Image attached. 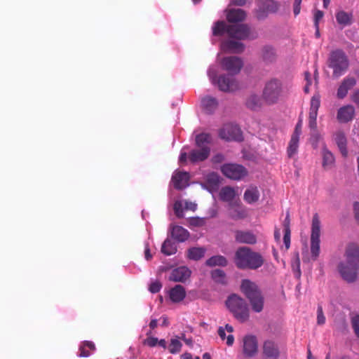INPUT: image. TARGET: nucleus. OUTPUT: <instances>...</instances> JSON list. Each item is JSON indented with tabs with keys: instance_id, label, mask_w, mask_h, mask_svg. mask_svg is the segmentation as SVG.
I'll return each mask as SVG.
<instances>
[{
	"instance_id": "obj_4",
	"label": "nucleus",
	"mask_w": 359,
	"mask_h": 359,
	"mask_svg": "<svg viewBox=\"0 0 359 359\" xmlns=\"http://www.w3.org/2000/svg\"><path fill=\"white\" fill-rule=\"evenodd\" d=\"M241 290L248 299L252 309L259 313L263 310L264 299L258 285L249 279H243L241 284Z\"/></svg>"
},
{
	"instance_id": "obj_53",
	"label": "nucleus",
	"mask_w": 359,
	"mask_h": 359,
	"mask_svg": "<svg viewBox=\"0 0 359 359\" xmlns=\"http://www.w3.org/2000/svg\"><path fill=\"white\" fill-rule=\"evenodd\" d=\"M323 15H324L323 12L320 10H317L315 11V13H314V25H315L316 28L318 29L319 21H320V20H321L323 18Z\"/></svg>"
},
{
	"instance_id": "obj_8",
	"label": "nucleus",
	"mask_w": 359,
	"mask_h": 359,
	"mask_svg": "<svg viewBox=\"0 0 359 359\" xmlns=\"http://www.w3.org/2000/svg\"><path fill=\"white\" fill-rule=\"evenodd\" d=\"M212 82L217 84L219 89L224 92H233L238 88L236 80L231 75H221L218 78L212 72H209Z\"/></svg>"
},
{
	"instance_id": "obj_41",
	"label": "nucleus",
	"mask_w": 359,
	"mask_h": 359,
	"mask_svg": "<svg viewBox=\"0 0 359 359\" xmlns=\"http://www.w3.org/2000/svg\"><path fill=\"white\" fill-rule=\"evenodd\" d=\"M320 106V96L319 94H315L311 99L309 114H318V109Z\"/></svg>"
},
{
	"instance_id": "obj_6",
	"label": "nucleus",
	"mask_w": 359,
	"mask_h": 359,
	"mask_svg": "<svg viewBox=\"0 0 359 359\" xmlns=\"http://www.w3.org/2000/svg\"><path fill=\"white\" fill-rule=\"evenodd\" d=\"M226 305L233 316L240 322L249 319V309L245 300L237 294H231L226 301Z\"/></svg>"
},
{
	"instance_id": "obj_63",
	"label": "nucleus",
	"mask_w": 359,
	"mask_h": 359,
	"mask_svg": "<svg viewBox=\"0 0 359 359\" xmlns=\"http://www.w3.org/2000/svg\"><path fill=\"white\" fill-rule=\"evenodd\" d=\"M144 257L147 260H150L152 258V255L151 254L149 246L148 243L145 244Z\"/></svg>"
},
{
	"instance_id": "obj_28",
	"label": "nucleus",
	"mask_w": 359,
	"mask_h": 359,
	"mask_svg": "<svg viewBox=\"0 0 359 359\" xmlns=\"http://www.w3.org/2000/svg\"><path fill=\"white\" fill-rule=\"evenodd\" d=\"M322 156H323V167L325 169L331 168L335 162V158L333 154L328 150L326 145H324L322 149Z\"/></svg>"
},
{
	"instance_id": "obj_10",
	"label": "nucleus",
	"mask_w": 359,
	"mask_h": 359,
	"mask_svg": "<svg viewBox=\"0 0 359 359\" xmlns=\"http://www.w3.org/2000/svg\"><path fill=\"white\" fill-rule=\"evenodd\" d=\"M219 137L227 141L241 142L243 140L241 128L235 124L227 123L219 130Z\"/></svg>"
},
{
	"instance_id": "obj_60",
	"label": "nucleus",
	"mask_w": 359,
	"mask_h": 359,
	"mask_svg": "<svg viewBox=\"0 0 359 359\" xmlns=\"http://www.w3.org/2000/svg\"><path fill=\"white\" fill-rule=\"evenodd\" d=\"M188 160H189V154H187L186 152L182 151L180 153V157H179L180 163L182 164H186Z\"/></svg>"
},
{
	"instance_id": "obj_18",
	"label": "nucleus",
	"mask_w": 359,
	"mask_h": 359,
	"mask_svg": "<svg viewBox=\"0 0 359 359\" xmlns=\"http://www.w3.org/2000/svg\"><path fill=\"white\" fill-rule=\"evenodd\" d=\"M333 139L341 155L344 157H346L348 156L347 140L344 133L341 130L335 132L333 134Z\"/></svg>"
},
{
	"instance_id": "obj_57",
	"label": "nucleus",
	"mask_w": 359,
	"mask_h": 359,
	"mask_svg": "<svg viewBox=\"0 0 359 359\" xmlns=\"http://www.w3.org/2000/svg\"><path fill=\"white\" fill-rule=\"evenodd\" d=\"M302 0H294L293 4V12L294 16H297L299 14L301 11V4Z\"/></svg>"
},
{
	"instance_id": "obj_19",
	"label": "nucleus",
	"mask_w": 359,
	"mask_h": 359,
	"mask_svg": "<svg viewBox=\"0 0 359 359\" xmlns=\"http://www.w3.org/2000/svg\"><path fill=\"white\" fill-rule=\"evenodd\" d=\"M189 179V173L187 172H176L172 177V182L175 189L181 190L184 189L188 185Z\"/></svg>"
},
{
	"instance_id": "obj_54",
	"label": "nucleus",
	"mask_w": 359,
	"mask_h": 359,
	"mask_svg": "<svg viewBox=\"0 0 359 359\" xmlns=\"http://www.w3.org/2000/svg\"><path fill=\"white\" fill-rule=\"evenodd\" d=\"M290 231H284L283 242L287 250L290 246Z\"/></svg>"
},
{
	"instance_id": "obj_9",
	"label": "nucleus",
	"mask_w": 359,
	"mask_h": 359,
	"mask_svg": "<svg viewBox=\"0 0 359 359\" xmlns=\"http://www.w3.org/2000/svg\"><path fill=\"white\" fill-rule=\"evenodd\" d=\"M221 171L226 177L234 180H240L248 175V170L244 166L233 163L224 164Z\"/></svg>"
},
{
	"instance_id": "obj_42",
	"label": "nucleus",
	"mask_w": 359,
	"mask_h": 359,
	"mask_svg": "<svg viewBox=\"0 0 359 359\" xmlns=\"http://www.w3.org/2000/svg\"><path fill=\"white\" fill-rule=\"evenodd\" d=\"M299 137L292 136L290 141L289 142V145L287 147V154L289 157H292L294 156L297 151L299 147Z\"/></svg>"
},
{
	"instance_id": "obj_38",
	"label": "nucleus",
	"mask_w": 359,
	"mask_h": 359,
	"mask_svg": "<svg viewBox=\"0 0 359 359\" xmlns=\"http://www.w3.org/2000/svg\"><path fill=\"white\" fill-rule=\"evenodd\" d=\"M87 348L93 351L95 350V346L92 341H84L79 348V356L84 358L90 356V352Z\"/></svg>"
},
{
	"instance_id": "obj_59",
	"label": "nucleus",
	"mask_w": 359,
	"mask_h": 359,
	"mask_svg": "<svg viewBox=\"0 0 359 359\" xmlns=\"http://www.w3.org/2000/svg\"><path fill=\"white\" fill-rule=\"evenodd\" d=\"M284 231H290V213L287 212L286 217L283 223Z\"/></svg>"
},
{
	"instance_id": "obj_12",
	"label": "nucleus",
	"mask_w": 359,
	"mask_h": 359,
	"mask_svg": "<svg viewBox=\"0 0 359 359\" xmlns=\"http://www.w3.org/2000/svg\"><path fill=\"white\" fill-rule=\"evenodd\" d=\"M228 36L237 40H245L250 37V28L246 24L229 25Z\"/></svg>"
},
{
	"instance_id": "obj_7",
	"label": "nucleus",
	"mask_w": 359,
	"mask_h": 359,
	"mask_svg": "<svg viewBox=\"0 0 359 359\" xmlns=\"http://www.w3.org/2000/svg\"><path fill=\"white\" fill-rule=\"evenodd\" d=\"M320 221L317 213L312 218L311 234V253L313 260H316L320 254Z\"/></svg>"
},
{
	"instance_id": "obj_49",
	"label": "nucleus",
	"mask_w": 359,
	"mask_h": 359,
	"mask_svg": "<svg viewBox=\"0 0 359 359\" xmlns=\"http://www.w3.org/2000/svg\"><path fill=\"white\" fill-rule=\"evenodd\" d=\"M266 8L271 12H276L278 9V5L273 0H267L266 1Z\"/></svg>"
},
{
	"instance_id": "obj_20",
	"label": "nucleus",
	"mask_w": 359,
	"mask_h": 359,
	"mask_svg": "<svg viewBox=\"0 0 359 359\" xmlns=\"http://www.w3.org/2000/svg\"><path fill=\"white\" fill-rule=\"evenodd\" d=\"M236 241L239 243L255 244L257 242V238L255 234L248 231H236Z\"/></svg>"
},
{
	"instance_id": "obj_2",
	"label": "nucleus",
	"mask_w": 359,
	"mask_h": 359,
	"mask_svg": "<svg viewBox=\"0 0 359 359\" xmlns=\"http://www.w3.org/2000/svg\"><path fill=\"white\" fill-rule=\"evenodd\" d=\"M290 87L278 79L267 81L262 90V98L268 105L276 104L283 100L290 93Z\"/></svg>"
},
{
	"instance_id": "obj_3",
	"label": "nucleus",
	"mask_w": 359,
	"mask_h": 359,
	"mask_svg": "<svg viewBox=\"0 0 359 359\" xmlns=\"http://www.w3.org/2000/svg\"><path fill=\"white\" fill-rule=\"evenodd\" d=\"M233 262L239 269L256 270L263 265L264 260L259 253L250 248L240 247L235 252Z\"/></svg>"
},
{
	"instance_id": "obj_21",
	"label": "nucleus",
	"mask_w": 359,
	"mask_h": 359,
	"mask_svg": "<svg viewBox=\"0 0 359 359\" xmlns=\"http://www.w3.org/2000/svg\"><path fill=\"white\" fill-rule=\"evenodd\" d=\"M226 20L229 22L236 23L243 22L246 18V12L241 8H231L226 12Z\"/></svg>"
},
{
	"instance_id": "obj_34",
	"label": "nucleus",
	"mask_w": 359,
	"mask_h": 359,
	"mask_svg": "<svg viewBox=\"0 0 359 359\" xmlns=\"http://www.w3.org/2000/svg\"><path fill=\"white\" fill-rule=\"evenodd\" d=\"M245 104L250 109L255 111L262 107V100L259 95L252 94L248 97Z\"/></svg>"
},
{
	"instance_id": "obj_45",
	"label": "nucleus",
	"mask_w": 359,
	"mask_h": 359,
	"mask_svg": "<svg viewBox=\"0 0 359 359\" xmlns=\"http://www.w3.org/2000/svg\"><path fill=\"white\" fill-rule=\"evenodd\" d=\"M320 139L321 136L318 132V130H312L310 137V142L314 148H316L318 147V144Z\"/></svg>"
},
{
	"instance_id": "obj_50",
	"label": "nucleus",
	"mask_w": 359,
	"mask_h": 359,
	"mask_svg": "<svg viewBox=\"0 0 359 359\" xmlns=\"http://www.w3.org/2000/svg\"><path fill=\"white\" fill-rule=\"evenodd\" d=\"M143 344L149 347H154L158 344V338L154 337H149L146 339H144Z\"/></svg>"
},
{
	"instance_id": "obj_52",
	"label": "nucleus",
	"mask_w": 359,
	"mask_h": 359,
	"mask_svg": "<svg viewBox=\"0 0 359 359\" xmlns=\"http://www.w3.org/2000/svg\"><path fill=\"white\" fill-rule=\"evenodd\" d=\"M162 285L159 281H155L149 285V291L151 293H156L160 291Z\"/></svg>"
},
{
	"instance_id": "obj_44",
	"label": "nucleus",
	"mask_w": 359,
	"mask_h": 359,
	"mask_svg": "<svg viewBox=\"0 0 359 359\" xmlns=\"http://www.w3.org/2000/svg\"><path fill=\"white\" fill-rule=\"evenodd\" d=\"M182 344L177 339H171L170 343L168 346L169 352L172 354H175L181 351Z\"/></svg>"
},
{
	"instance_id": "obj_37",
	"label": "nucleus",
	"mask_w": 359,
	"mask_h": 359,
	"mask_svg": "<svg viewBox=\"0 0 359 359\" xmlns=\"http://www.w3.org/2000/svg\"><path fill=\"white\" fill-rule=\"evenodd\" d=\"M236 196L235 191L230 187H223L219 192L221 200L226 202L231 201Z\"/></svg>"
},
{
	"instance_id": "obj_14",
	"label": "nucleus",
	"mask_w": 359,
	"mask_h": 359,
	"mask_svg": "<svg viewBox=\"0 0 359 359\" xmlns=\"http://www.w3.org/2000/svg\"><path fill=\"white\" fill-rule=\"evenodd\" d=\"M262 355L264 359H278L280 351L277 344L273 340H266L262 345Z\"/></svg>"
},
{
	"instance_id": "obj_5",
	"label": "nucleus",
	"mask_w": 359,
	"mask_h": 359,
	"mask_svg": "<svg viewBox=\"0 0 359 359\" xmlns=\"http://www.w3.org/2000/svg\"><path fill=\"white\" fill-rule=\"evenodd\" d=\"M327 65L333 71L332 77L338 79L347 71L349 62L346 53L342 50L337 49L330 53Z\"/></svg>"
},
{
	"instance_id": "obj_61",
	"label": "nucleus",
	"mask_w": 359,
	"mask_h": 359,
	"mask_svg": "<svg viewBox=\"0 0 359 359\" xmlns=\"http://www.w3.org/2000/svg\"><path fill=\"white\" fill-rule=\"evenodd\" d=\"M353 212L355 218L359 224V202H355L353 203Z\"/></svg>"
},
{
	"instance_id": "obj_46",
	"label": "nucleus",
	"mask_w": 359,
	"mask_h": 359,
	"mask_svg": "<svg viewBox=\"0 0 359 359\" xmlns=\"http://www.w3.org/2000/svg\"><path fill=\"white\" fill-rule=\"evenodd\" d=\"M317 116L318 114H309V126L311 130H317Z\"/></svg>"
},
{
	"instance_id": "obj_24",
	"label": "nucleus",
	"mask_w": 359,
	"mask_h": 359,
	"mask_svg": "<svg viewBox=\"0 0 359 359\" xmlns=\"http://www.w3.org/2000/svg\"><path fill=\"white\" fill-rule=\"evenodd\" d=\"M170 300L174 303L182 302L186 297L184 287L181 285H177L169 291Z\"/></svg>"
},
{
	"instance_id": "obj_62",
	"label": "nucleus",
	"mask_w": 359,
	"mask_h": 359,
	"mask_svg": "<svg viewBox=\"0 0 359 359\" xmlns=\"http://www.w3.org/2000/svg\"><path fill=\"white\" fill-rule=\"evenodd\" d=\"M184 208L186 210H191L192 211H195L196 210L197 205L195 203L191 201H186Z\"/></svg>"
},
{
	"instance_id": "obj_55",
	"label": "nucleus",
	"mask_w": 359,
	"mask_h": 359,
	"mask_svg": "<svg viewBox=\"0 0 359 359\" xmlns=\"http://www.w3.org/2000/svg\"><path fill=\"white\" fill-rule=\"evenodd\" d=\"M292 268L297 269V276L299 277L301 275V271H300V260H299V257L298 252L296 253V257H295V260H294V263L292 264Z\"/></svg>"
},
{
	"instance_id": "obj_30",
	"label": "nucleus",
	"mask_w": 359,
	"mask_h": 359,
	"mask_svg": "<svg viewBox=\"0 0 359 359\" xmlns=\"http://www.w3.org/2000/svg\"><path fill=\"white\" fill-rule=\"evenodd\" d=\"M195 142L197 147H210L212 137L209 133H202L196 136Z\"/></svg>"
},
{
	"instance_id": "obj_26",
	"label": "nucleus",
	"mask_w": 359,
	"mask_h": 359,
	"mask_svg": "<svg viewBox=\"0 0 359 359\" xmlns=\"http://www.w3.org/2000/svg\"><path fill=\"white\" fill-rule=\"evenodd\" d=\"M219 184V177L215 172H210L205 176L204 187L210 191L216 190Z\"/></svg>"
},
{
	"instance_id": "obj_43",
	"label": "nucleus",
	"mask_w": 359,
	"mask_h": 359,
	"mask_svg": "<svg viewBox=\"0 0 359 359\" xmlns=\"http://www.w3.org/2000/svg\"><path fill=\"white\" fill-rule=\"evenodd\" d=\"M212 278L217 283L224 284L226 283V274L221 269H215L211 272Z\"/></svg>"
},
{
	"instance_id": "obj_47",
	"label": "nucleus",
	"mask_w": 359,
	"mask_h": 359,
	"mask_svg": "<svg viewBox=\"0 0 359 359\" xmlns=\"http://www.w3.org/2000/svg\"><path fill=\"white\" fill-rule=\"evenodd\" d=\"M325 323V317L324 316L322 306H319L317 309V323L318 325H324Z\"/></svg>"
},
{
	"instance_id": "obj_16",
	"label": "nucleus",
	"mask_w": 359,
	"mask_h": 359,
	"mask_svg": "<svg viewBox=\"0 0 359 359\" xmlns=\"http://www.w3.org/2000/svg\"><path fill=\"white\" fill-rule=\"evenodd\" d=\"M356 84V79L354 77L347 76L339 85L337 96L339 99H344L348 94L349 90L354 87Z\"/></svg>"
},
{
	"instance_id": "obj_27",
	"label": "nucleus",
	"mask_w": 359,
	"mask_h": 359,
	"mask_svg": "<svg viewBox=\"0 0 359 359\" xmlns=\"http://www.w3.org/2000/svg\"><path fill=\"white\" fill-rule=\"evenodd\" d=\"M244 200L249 204L258 201L259 198V191L255 186H250L247 189L243 196Z\"/></svg>"
},
{
	"instance_id": "obj_48",
	"label": "nucleus",
	"mask_w": 359,
	"mask_h": 359,
	"mask_svg": "<svg viewBox=\"0 0 359 359\" xmlns=\"http://www.w3.org/2000/svg\"><path fill=\"white\" fill-rule=\"evenodd\" d=\"M351 324L355 335L359 339V315L352 318Z\"/></svg>"
},
{
	"instance_id": "obj_56",
	"label": "nucleus",
	"mask_w": 359,
	"mask_h": 359,
	"mask_svg": "<svg viewBox=\"0 0 359 359\" xmlns=\"http://www.w3.org/2000/svg\"><path fill=\"white\" fill-rule=\"evenodd\" d=\"M224 161V156L222 154H217L214 155L211 159V161L214 164L221 163Z\"/></svg>"
},
{
	"instance_id": "obj_36",
	"label": "nucleus",
	"mask_w": 359,
	"mask_h": 359,
	"mask_svg": "<svg viewBox=\"0 0 359 359\" xmlns=\"http://www.w3.org/2000/svg\"><path fill=\"white\" fill-rule=\"evenodd\" d=\"M262 57L266 62H272L276 60V54L272 47L266 46L262 50Z\"/></svg>"
},
{
	"instance_id": "obj_51",
	"label": "nucleus",
	"mask_w": 359,
	"mask_h": 359,
	"mask_svg": "<svg viewBox=\"0 0 359 359\" xmlns=\"http://www.w3.org/2000/svg\"><path fill=\"white\" fill-rule=\"evenodd\" d=\"M174 210L175 212L178 217H182L183 216L182 211V205L181 202L176 201L174 204Z\"/></svg>"
},
{
	"instance_id": "obj_1",
	"label": "nucleus",
	"mask_w": 359,
	"mask_h": 359,
	"mask_svg": "<svg viewBox=\"0 0 359 359\" xmlns=\"http://www.w3.org/2000/svg\"><path fill=\"white\" fill-rule=\"evenodd\" d=\"M345 260L338 264V271L342 278L348 283H353L359 270V246L349 243L344 255Z\"/></svg>"
},
{
	"instance_id": "obj_35",
	"label": "nucleus",
	"mask_w": 359,
	"mask_h": 359,
	"mask_svg": "<svg viewBox=\"0 0 359 359\" xmlns=\"http://www.w3.org/2000/svg\"><path fill=\"white\" fill-rule=\"evenodd\" d=\"M205 249L204 248H191L187 251V257L192 260H199L204 257Z\"/></svg>"
},
{
	"instance_id": "obj_23",
	"label": "nucleus",
	"mask_w": 359,
	"mask_h": 359,
	"mask_svg": "<svg viewBox=\"0 0 359 359\" xmlns=\"http://www.w3.org/2000/svg\"><path fill=\"white\" fill-rule=\"evenodd\" d=\"M222 48L225 52L229 51L235 53H241L243 52L245 46L241 42L229 39L222 43Z\"/></svg>"
},
{
	"instance_id": "obj_58",
	"label": "nucleus",
	"mask_w": 359,
	"mask_h": 359,
	"mask_svg": "<svg viewBox=\"0 0 359 359\" xmlns=\"http://www.w3.org/2000/svg\"><path fill=\"white\" fill-rule=\"evenodd\" d=\"M302 120H299L295 126L294 131L293 134L292 135V136L299 137V136L302 133Z\"/></svg>"
},
{
	"instance_id": "obj_31",
	"label": "nucleus",
	"mask_w": 359,
	"mask_h": 359,
	"mask_svg": "<svg viewBox=\"0 0 359 359\" xmlns=\"http://www.w3.org/2000/svg\"><path fill=\"white\" fill-rule=\"evenodd\" d=\"M177 250V248L175 243L169 238H166L162 244L161 252L166 256L175 254Z\"/></svg>"
},
{
	"instance_id": "obj_15",
	"label": "nucleus",
	"mask_w": 359,
	"mask_h": 359,
	"mask_svg": "<svg viewBox=\"0 0 359 359\" xmlns=\"http://www.w3.org/2000/svg\"><path fill=\"white\" fill-rule=\"evenodd\" d=\"M210 154V147H197L192 149L189 154V161L193 163H197L205 161Z\"/></svg>"
},
{
	"instance_id": "obj_39",
	"label": "nucleus",
	"mask_w": 359,
	"mask_h": 359,
	"mask_svg": "<svg viewBox=\"0 0 359 359\" xmlns=\"http://www.w3.org/2000/svg\"><path fill=\"white\" fill-rule=\"evenodd\" d=\"M231 207V211L230 212L231 217L234 219H239L245 217L246 213L243 208H242L238 204L234 205L230 204Z\"/></svg>"
},
{
	"instance_id": "obj_22",
	"label": "nucleus",
	"mask_w": 359,
	"mask_h": 359,
	"mask_svg": "<svg viewBox=\"0 0 359 359\" xmlns=\"http://www.w3.org/2000/svg\"><path fill=\"white\" fill-rule=\"evenodd\" d=\"M354 114V107L351 105H346L338 110L337 119L341 123H347L353 119Z\"/></svg>"
},
{
	"instance_id": "obj_29",
	"label": "nucleus",
	"mask_w": 359,
	"mask_h": 359,
	"mask_svg": "<svg viewBox=\"0 0 359 359\" xmlns=\"http://www.w3.org/2000/svg\"><path fill=\"white\" fill-rule=\"evenodd\" d=\"M201 104L204 110L210 114L217 109L218 102L215 97L207 96L202 99Z\"/></svg>"
},
{
	"instance_id": "obj_17",
	"label": "nucleus",
	"mask_w": 359,
	"mask_h": 359,
	"mask_svg": "<svg viewBox=\"0 0 359 359\" xmlns=\"http://www.w3.org/2000/svg\"><path fill=\"white\" fill-rule=\"evenodd\" d=\"M191 275V271L186 266L174 269L170 276L169 280L174 282H184Z\"/></svg>"
},
{
	"instance_id": "obj_13",
	"label": "nucleus",
	"mask_w": 359,
	"mask_h": 359,
	"mask_svg": "<svg viewBox=\"0 0 359 359\" xmlns=\"http://www.w3.org/2000/svg\"><path fill=\"white\" fill-rule=\"evenodd\" d=\"M258 352V341L255 335L248 334L243 339V353L246 358H252Z\"/></svg>"
},
{
	"instance_id": "obj_25",
	"label": "nucleus",
	"mask_w": 359,
	"mask_h": 359,
	"mask_svg": "<svg viewBox=\"0 0 359 359\" xmlns=\"http://www.w3.org/2000/svg\"><path fill=\"white\" fill-rule=\"evenodd\" d=\"M172 237L177 242L182 243L189 237V232L181 226H173L171 230Z\"/></svg>"
},
{
	"instance_id": "obj_33",
	"label": "nucleus",
	"mask_w": 359,
	"mask_h": 359,
	"mask_svg": "<svg viewBox=\"0 0 359 359\" xmlns=\"http://www.w3.org/2000/svg\"><path fill=\"white\" fill-rule=\"evenodd\" d=\"M205 264L208 266H226L228 264L226 258L222 255L212 256L206 260Z\"/></svg>"
},
{
	"instance_id": "obj_11",
	"label": "nucleus",
	"mask_w": 359,
	"mask_h": 359,
	"mask_svg": "<svg viewBox=\"0 0 359 359\" xmlns=\"http://www.w3.org/2000/svg\"><path fill=\"white\" fill-rule=\"evenodd\" d=\"M222 67L231 76L238 74L243 67L241 58L236 56L224 57L221 62Z\"/></svg>"
},
{
	"instance_id": "obj_32",
	"label": "nucleus",
	"mask_w": 359,
	"mask_h": 359,
	"mask_svg": "<svg viewBox=\"0 0 359 359\" xmlns=\"http://www.w3.org/2000/svg\"><path fill=\"white\" fill-rule=\"evenodd\" d=\"M230 25H227L223 20L217 21L212 27V34L214 36H222L224 34H228V29Z\"/></svg>"
},
{
	"instance_id": "obj_40",
	"label": "nucleus",
	"mask_w": 359,
	"mask_h": 359,
	"mask_svg": "<svg viewBox=\"0 0 359 359\" xmlns=\"http://www.w3.org/2000/svg\"><path fill=\"white\" fill-rule=\"evenodd\" d=\"M336 19L339 24L343 25H348L351 22V15L348 13L341 11L336 14Z\"/></svg>"
},
{
	"instance_id": "obj_64",
	"label": "nucleus",
	"mask_w": 359,
	"mask_h": 359,
	"mask_svg": "<svg viewBox=\"0 0 359 359\" xmlns=\"http://www.w3.org/2000/svg\"><path fill=\"white\" fill-rule=\"evenodd\" d=\"M352 100L359 107V90L354 92L352 95Z\"/></svg>"
}]
</instances>
